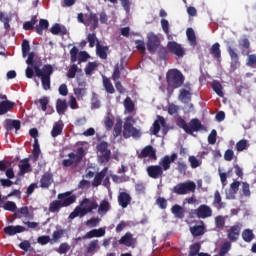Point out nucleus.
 Masks as SVG:
<instances>
[{
    "mask_svg": "<svg viewBox=\"0 0 256 256\" xmlns=\"http://www.w3.org/2000/svg\"><path fill=\"white\" fill-rule=\"evenodd\" d=\"M98 204L94 199L85 198L79 206L69 215V219H75L76 217H85L88 213L97 209Z\"/></svg>",
    "mask_w": 256,
    "mask_h": 256,
    "instance_id": "1",
    "label": "nucleus"
},
{
    "mask_svg": "<svg viewBox=\"0 0 256 256\" xmlns=\"http://www.w3.org/2000/svg\"><path fill=\"white\" fill-rule=\"evenodd\" d=\"M36 73V77H39L42 81V87L45 91L51 89V75H53V66L45 65L42 69L37 66H33Z\"/></svg>",
    "mask_w": 256,
    "mask_h": 256,
    "instance_id": "2",
    "label": "nucleus"
},
{
    "mask_svg": "<svg viewBox=\"0 0 256 256\" xmlns=\"http://www.w3.org/2000/svg\"><path fill=\"white\" fill-rule=\"evenodd\" d=\"M166 79L168 85H170V87H173L174 89L181 87L183 85V82L185 81V78H183V74L177 69L169 70L166 74Z\"/></svg>",
    "mask_w": 256,
    "mask_h": 256,
    "instance_id": "3",
    "label": "nucleus"
},
{
    "mask_svg": "<svg viewBox=\"0 0 256 256\" xmlns=\"http://www.w3.org/2000/svg\"><path fill=\"white\" fill-rule=\"evenodd\" d=\"M133 125H135V119H133V116L127 117L125 119L123 130V136L125 139H129V137H134V139L141 137V132L137 130V128L133 127Z\"/></svg>",
    "mask_w": 256,
    "mask_h": 256,
    "instance_id": "4",
    "label": "nucleus"
},
{
    "mask_svg": "<svg viewBox=\"0 0 256 256\" xmlns=\"http://www.w3.org/2000/svg\"><path fill=\"white\" fill-rule=\"evenodd\" d=\"M77 20L79 23H83L86 27H90L92 31H95V29L99 27V18L97 17V14L94 13L86 14L85 16L83 13H79Z\"/></svg>",
    "mask_w": 256,
    "mask_h": 256,
    "instance_id": "5",
    "label": "nucleus"
},
{
    "mask_svg": "<svg viewBox=\"0 0 256 256\" xmlns=\"http://www.w3.org/2000/svg\"><path fill=\"white\" fill-rule=\"evenodd\" d=\"M197 189V184L195 182L188 180L186 182L178 183L176 186L173 187V193L176 195H187V193H195Z\"/></svg>",
    "mask_w": 256,
    "mask_h": 256,
    "instance_id": "6",
    "label": "nucleus"
},
{
    "mask_svg": "<svg viewBox=\"0 0 256 256\" xmlns=\"http://www.w3.org/2000/svg\"><path fill=\"white\" fill-rule=\"evenodd\" d=\"M85 156V150L83 147L78 148L76 153H70L68 155V159L63 160L62 165L64 167H73V165H77Z\"/></svg>",
    "mask_w": 256,
    "mask_h": 256,
    "instance_id": "7",
    "label": "nucleus"
},
{
    "mask_svg": "<svg viewBox=\"0 0 256 256\" xmlns=\"http://www.w3.org/2000/svg\"><path fill=\"white\" fill-rule=\"evenodd\" d=\"M159 131H162L164 135L167 133V124L165 118L162 116H157V119L154 121L152 127L150 128L151 135H158Z\"/></svg>",
    "mask_w": 256,
    "mask_h": 256,
    "instance_id": "8",
    "label": "nucleus"
},
{
    "mask_svg": "<svg viewBox=\"0 0 256 256\" xmlns=\"http://www.w3.org/2000/svg\"><path fill=\"white\" fill-rule=\"evenodd\" d=\"M194 215H196L198 219H207L213 215V210L211 207L202 204L199 208L194 210Z\"/></svg>",
    "mask_w": 256,
    "mask_h": 256,
    "instance_id": "9",
    "label": "nucleus"
},
{
    "mask_svg": "<svg viewBox=\"0 0 256 256\" xmlns=\"http://www.w3.org/2000/svg\"><path fill=\"white\" fill-rule=\"evenodd\" d=\"M177 161V153L171 154V156L166 155L160 159L159 165L162 168V171H169L171 169V164Z\"/></svg>",
    "mask_w": 256,
    "mask_h": 256,
    "instance_id": "10",
    "label": "nucleus"
},
{
    "mask_svg": "<svg viewBox=\"0 0 256 256\" xmlns=\"http://www.w3.org/2000/svg\"><path fill=\"white\" fill-rule=\"evenodd\" d=\"M76 200L77 198L74 195H71V192L58 194V201L62 207H69V205H73Z\"/></svg>",
    "mask_w": 256,
    "mask_h": 256,
    "instance_id": "11",
    "label": "nucleus"
},
{
    "mask_svg": "<svg viewBox=\"0 0 256 256\" xmlns=\"http://www.w3.org/2000/svg\"><path fill=\"white\" fill-rule=\"evenodd\" d=\"M167 48L170 53H173V55L177 57H183V55H185V50L181 47V44L175 41L168 42Z\"/></svg>",
    "mask_w": 256,
    "mask_h": 256,
    "instance_id": "12",
    "label": "nucleus"
},
{
    "mask_svg": "<svg viewBox=\"0 0 256 256\" xmlns=\"http://www.w3.org/2000/svg\"><path fill=\"white\" fill-rule=\"evenodd\" d=\"M13 107H14L13 102H10L9 100H7V96L0 95V115H5V113H8V111H11Z\"/></svg>",
    "mask_w": 256,
    "mask_h": 256,
    "instance_id": "13",
    "label": "nucleus"
},
{
    "mask_svg": "<svg viewBox=\"0 0 256 256\" xmlns=\"http://www.w3.org/2000/svg\"><path fill=\"white\" fill-rule=\"evenodd\" d=\"M146 171L152 179L163 177V168L159 165L148 166Z\"/></svg>",
    "mask_w": 256,
    "mask_h": 256,
    "instance_id": "14",
    "label": "nucleus"
},
{
    "mask_svg": "<svg viewBox=\"0 0 256 256\" xmlns=\"http://www.w3.org/2000/svg\"><path fill=\"white\" fill-rule=\"evenodd\" d=\"M242 227L243 224L237 223L236 225L231 226L228 229V238L230 239V241H237V239H239V234L241 233Z\"/></svg>",
    "mask_w": 256,
    "mask_h": 256,
    "instance_id": "15",
    "label": "nucleus"
},
{
    "mask_svg": "<svg viewBox=\"0 0 256 256\" xmlns=\"http://www.w3.org/2000/svg\"><path fill=\"white\" fill-rule=\"evenodd\" d=\"M97 209L98 215H100V217H104V215H107V213L111 211V203H109V200L104 199L100 204H98Z\"/></svg>",
    "mask_w": 256,
    "mask_h": 256,
    "instance_id": "16",
    "label": "nucleus"
},
{
    "mask_svg": "<svg viewBox=\"0 0 256 256\" xmlns=\"http://www.w3.org/2000/svg\"><path fill=\"white\" fill-rule=\"evenodd\" d=\"M148 50H150L151 53L159 47V37L155 35L153 32H150L148 34V44H147Z\"/></svg>",
    "mask_w": 256,
    "mask_h": 256,
    "instance_id": "17",
    "label": "nucleus"
},
{
    "mask_svg": "<svg viewBox=\"0 0 256 256\" xmlns=\"http://www.w3.org/2000/svg\"><path fill=\"white\" fill-rule=\"evenodd\" d=\"M188 127L190 129V132L186 133H188L189 135H193L194 132L203 131L205 129V127L203 126V124H201V121H199V119H192Z\"/></svg>",
    "mask_w": 256,
    "mask_h": 256,
    "instance_id": "18",
    "label": "nucleus"
},
{
    "mask_svg": "<svg viewBox=\"0 0 256 256\" xmlns=\"http://www.w3.org/2000/svg\"><path fill=\"white\" fill-rule=\"evenodd\" d=\"M4 232L6 235L13 237V235H17V233H25V227L17 225V226H7L4 228Z\"/></svg>",
    "mask_w": 256,
    "mask_h": 256,
    "instance_id": "19",
    "label": "nucleus"
},
{
    "mask_svg": "<svg viewBox=\"0 0 256 256\" xmlns=\"http://www.w3.org/2000/svg\"><path fill=\"white\" fill-rule=\"evenodd\" d=\"M118 203L123 209H126L131 203V196L127 194V192H120L118 195Z\"/></svg>",
    "mask_w": 256,
    "mask_h": 256,
    "instance_id": "20",
    "label": "nucleus"
},
{
    "mask_svg": "<svg viewBox=\"0 0 256 256\" xmlns=\"http://www.w3.org/2000/svg\"><path fill=\"white\" fill-rule=\"evenodd\" d=\"M120 245H125L126 247H133L135 245V239L133 238V234L131 232L126 233L120 240Z\"/></svg>",
    "mask_w": 256,
    "mask_h": 256,
    "instance_id": "21",
    "label": "nucleus"
},
{
    "mask_svg": "<svg viewBox=\"0 0 256 256\" xmlns=\"http://www.w3.org/2000/svg\"><path fill=\"white\" fill-rule=\"evenodd\" d=\"M5 129L6 131H19L21 129V122L19 120H12V119H7L5 121Z\"/></svg>",
    "mask_w": 256,
    "mask_h": 256,
    "instance_id": "22",
    "label": "nucleus"
},
{
    "mask_svg": "<svg viewBox=\"0 0 256 256\" xmlns=\"http://www.w3.org/2000/svg\"><path fill=\"white\" fill-rule=\"evenodd\" d=\"M53 184V175L46 173L40 179V187L42 189H49V186Z\"/></svg>",
    "mask_w": 256,
    "mask_h": 256,
    "instance_id": "23",
    "label": "nucleus"
},
{
    "mask_svg": "<svg viewBox=\"0 0 256 256\" xmlns=\"http://www.w3.org/2000/svg\"><path fill=\"white\" fill-rule=\"evenodd\" d=\"M108 171H109V168L105 167L100 173L96 174L92 182L93 187H99V185H101Z\"/></svg>",
    "mask_w": 256,
    "mask_h": 256,
    "instance_id": "24",
    "label": "nucleus"
},
{
    "mask_svg": "<svg viewBox=\"0 0 256 256\" xmlns=\"http://www.w3.org/2000/svg\"><path fill=\"white\" fill-rule=\"evenodd\" d=\"M19 175H25V173H31V164H29V159H24L19 164Z\"/></svg>",
    "mask_w": 256,
    "mask_h": 256,
    "instance_id": "25",
    "label": "nucleus"
},
{
    "mask_svg": "<svg viewBox=\"0 0 256 256\" xmlns=\"http://www.w3.org/2000/svg\"><path fill=\"white\" fill-rule=\"evenodd\" d=\"M139 157H150V159H157L155 149L153 146H146L140 153Z\"/></svg>",
    "mask_w": 256,
    "mask_h": 256,
    "instance_id": "26",
    "label": "nucleus"
},
{
    "mask_svg": "<svg viewBox=\"0 0 256 256\" xmlns=\"http://www.w3.org/2000/svg\"><path fill=\"white\" fill-rule=\"evenodd\" d=\"M100 249L101 246H99V240H93L88 244L87 253H89L90 255H95V253H97V251H99Z\"/></svg>",
    "mask_w": 256,
    "mask_h": 256,
    "instance_id": "27",
    "label": "nucleus"
},
{
    "mask_svg": "<svg viewBox=\"0 0 256 256\" xmlns=\"http://www.w3.org/2000/svg\"><path fill=\"white\" fill-rule=\"evenodd\" d=\"M63 133V121H58L54 123V126L51 131V136L52 137H58V135H61Z\"/></svg>",
    "mask_w": 256,
    "mask_h": 256,
    "instance_id": "28",
    "label": "nucleus"
},
{
    "mask_svg": "<svg viewBox=\"0 0 256 256\" xmlns=\"http://www.w3.org/2000/svg\"><path fill=\"white\" fill-rule=\"evenodd\" d=\"M171 211L176 219H183L185 217V209L177 204L172 207Z\"/></svg>",
    "mask_w": 256,
    "mask_h": 256,
    "instance_id": "29",
    "label": "nucleus"
},
{
    "mask_svg": "<svg viewBox=\"0 0 256 256\" xmlns=\"http://www.w3.org/2000/svg\"><path fill=\"white\" fill-rule=\"evenodd\" d=\"M227 51L231 57L232 65H235V67H239V54L233 49L231 46H228Z\"/></svg>",
    "mask_w": 256,
    "mask_h": 256,
    "instance_id": "30",
    "label": "nucleus"
},
{
    "mask_svg": "<svg viewBox=\"0 0 256 256\" xmlns=\"http://www.w3.org/2000/svg\"><path fill=\"white\" fill-rule=\"evenodd\" d=\"M187 39L192 47L197 45V37L195 36V30L193 28H188L186 30Z\"/></svg>",
    "mask_w": 256,
    "mask_h": 256,
    "instance_id": "31",
    "label": "nucleus"
},
{
    "mask_svg": "<svg viewBox=\"0 0 256 256\" xmlns=\"http://www.w3.org/2000/svg\"><path fill=\"white\" fill-rule=\"evenodd\" d=\"M56 111L60 115H65V111H67V101L58 99L56 102Z\"/></svg>",
    "mask_w": 256,
    "mask_h": 256,
    "instance_id": "32",
    "label": "nucleus"
},
{
    "mask_svg": "<svg viewBox=\"0 0 256 256\" xmlns=\"http://www.w3.org/2000/svg\"><path fill=\"white\" fill-rule=\"evenodd\" d=\"M242 239L243 241H245L246 243H251V241H253L255 239V234L253 233V230L251 229H245L242 232Z\"/></svg>",
    "mask_w": 256,
    "mask_h": 256,
    "instance_id": "33",
    "label": "nucleus"
},
{
    "mask_svg": "<svg viewBox=\"0 0 256 256\" xmlns=\"http://www.w3.org/2000/svg\"><path fill=\"white\" fill-rule=\"evenodd\" d=\"M213 204L217 209H225V203L221 201V193L218 190L214 194Z\"/></svg>",
    "mask_w": 256,
    "mask_h": 256,
    "instance_id": "34",
    "label": "nucleus"
},
{
    "mask_svg": "<svg viewBox=\"0 0 256 256\" xmlns=\"http://www.w3.org/2000/svg\"><path fill=\"white\" fill-rule=\"evenodd\" d=\"M49 29V21L46 19H40L39 25L36 26V32L38 35H43V30Z\"/></svg>",
    "mask_w": 256,
    "mask_h": 256,
    "instance_id": "35",
    "label": "nucleus"
},
{
    "mask_svg": "<svg viewBox=\"0 0 256 256\" xmlns=\"http://www.w3.org/2000/svg\"><path fill=\"white\" fill-rule=\"evenodd\" d=\"M179 100L182 103H189L191 101V92L189 90H180Z\"/></svg>",
    "mask_w": 256,
    "mask_h": 256,
    "instance_id": "36",
    "label": "nucleus"
},
{
    "mask_svg": "<svg viewBox=\"0 0 256 256\" xmlns=\"http://www.w3.org/2000/svg\"><path fill=\"white\" fill-rule=\"evenodd\" d=\"M40 155H41V148L39 147V140L35 139V142L33 145V152H32L33 161H37Z\"/></svg>",
    "mask_w": 256,
    "mask_h": 256,
    "instance_id": "37",
    "label": "nucleus"
},
{
    "mask_svg": "<svg viewBox=\"0 0 256 256\" xmlns=\"http://www.w3.org/2000/svg\"><path fill=\"white\" fill-rule=\"evenodd\" d=\"M97 67H99V63L97 62H89L85 67L86 75H92L97 71Z\"/></svg>",
    "mask_w": 256,
    "mask_h": 256,
    "instance_id": "38",
    "label": "nucleus"
},
{
    "mask_svg": "<svg viewBox=\"0 0 256 256\" xmlns=\"http://www.w3.org/2000/svg\"><path fill=\"white\" fill-rule=\"evenodd\" d=\"M107 51H109V48L97 44L96 53L100 59H107Z\"/></svg>",
    "mask_w": 256,
    "mask_h": 256,
    "instance_id": "39",
    "label": "nucleus"
},
{
    "mask_svg": "<svg viewBox=\"0 0 256 256\" xmlns=\"http://www.w3.org/2000/svg\"><path fill=\"white\" fill-rule=\"evenodd\" d=\"M62 207L63 206L59 200H54L49 205V211H50V213H59V211H61Z\"/></svg>",
    "mask_w": 256,
    "mask_h": 256,
    "instance_id": "40",
    "label": "nucleus"
},
{
    "mask_svg": "<svg viewBox=\"0 0 256 256\" xmlns=\"http://www.w3.org/2000/svg\"><path fill=\"white\" fill-rule=\"evenodd\" d=\"M124 107L125 113H133V111H135V104L129 97L124 100Z\"/></svg>",
    "mask_w": 256,
    "mask_h": 256,
    "instance_id": "41",
    "label": "nucleus"
},
{
    "mask_svg": "<svg viewBox=\"0 0 256 256\" xmlns=\"http://www.w3.org/2000/svg\"><path fill=\"white\" fill-rule=\"evenodd\" d=\"M247 149H249V140L242 139V140L237 142L236 150L238 152L247 151Z\"/></svg>",
    "mask_w": 256,
    "mask_h": 256,
    "instance_id": "42",
    "label": "nucleus"
},
{
    "mask_svg": "<svg viewBox=\"0 0 256 256\" xmlns=\"http://www.w3.org/2000/svg\"><path fill=\"white\" fill-rule=\"evenodd\" d=\"M74 95L78 101H83V98L87 96V88H74Z\"/></svg>",
    "mask_w": 256,
    "mask_h": 256,
    "instance_id": "43",
    "label": "nucleus"
},
{
    "mask_svg": "<svg viewBox=\"0 0 256 256\" xmlns=\"http://www.w3.org/2000/svg\"><path fill=\"white\" fill-rule=\"evenodd\" d=\"M103 85L107 91V93L113 94L115 93V87H113V83L107 77H103Z\"/></svg>",
    "mask_w": 256,
    "mask_h": 256,
    "instance_id": "44",
    "label": "nucleus"
},
{
    "mask_svg": "<svg viewBox=\"0 0 256 256\" xmlns=\"http://www.w3.org/2000/svg\"><path fill=\"white\" fill-rule=\"evenodd\" d=\"M109 159H111V151L102 152L98 154L99 163H109Z\"/></svg>",
    "mask_w": 256,
    "mask_h": 256,
    "instance_id": "45",
    "label": "nucleus"
},
{
    "mask_svg": "<svg viewBox=\"0 0 256 256\" xmlns=\"http://www.w3.org/2000/svg\"><path fill=\"white\" fill-rule=\"evenodd\" d=\"M190 232L194 237H199V235H203V233H205L203 226L199 225L190 227Z\"/></svg>",
    "mask_w": 256,
    "mask_h": 256,
    "instance_id": "46",
    "label": "nucleus"
},
{
    "mask_svg": "<svg viewBox=\"0 0 256 256\" xmlns=\"http://www.w3.org/2000/svg\"><path fill=\"white\" fill-rule=\"evenodd\" d=\"M36 24H37V16H33L31 18V21H27L24 23L23 29H25V31H31V29H33V27H35Z\"/></svg>",
    "mask_w": 256,
    "mask_h": 256,
    "instance_id": "47",
    "label": "nucleus"
},
{
    "mask_svg": "<svg viewBox=\"0 0 256 256\" xmlns=\"http://www.w3.org/2000/svg\"><path fill=\"white\" fill-rule=\"evenodd\" d=\"M221 45L219 43L213 44L211 47V54L216 58V59H221Z\"/></svg>",
    "mask_w": 256,
    "mask_h": 256,
    "instance_id": "48",
    "label": "nucleus"
},
{
    "mask_svg": "<svg viewBox=\"0 0 256 256\" xmlns=\"http://www.w3.org/2000/svg\"><path fill=\"white\" fill-rule=\"evenodd\" d=\"M188 161L192 169H197V167H201V164L203 163L201 159H197V157L195 156H190L188 158Z\"/></svg>",
    "mask_w": 256,
    "mask_h": 256,
    "instance_id": "49",
    "label": "nucleus"
},
{
    "mask_svg": "<svg viewBox=\"0 0 256 256\" xmlns=\"http://www.w3.org/2000/svg\"><path fill=\"white\" fill-rule=\"evenodd\" d=\"M212 89L219 97H223V86H221V83L217 81L212 82Z\"/></svg>",
    "mask_w": 256,
    "mask_h": 256,
    "instance_id": "50",
    "label": "nucleus"
},
{
    "mask_svg": "<svg viewBox=\"0 0 256 256\" xmlns=\"http://www.w3.org/2000/svg\"><path fill=\"white\" fill-rule=\"evenodd\" d=\"M247 67H252V69H255L256 67V54H248L247 60H246Z\"/></svg>",
    "mask_w": 256,
    "mask_h": 256,
    "instance_id": "51",
    "label": "nucleus"
},
{
    "mask_svg": "<svg viewBox=\"0 0 256 256\" xmlns=\"http://www.w3.org/2000/svg\"><path fill=\"white\" fill-rule=\"evenodd\" d=\"M88 39V43L90 47H97V45H99V40L97 39V35L93 34H88L87 36Z\"/></svg>",
    "mask_w": 256,
    "mask_h": 256,
    "instance_id": "52",
    "label": "nucleus"
},
{
    "mask_svg": "<svg viewBox=\"0 0 256 256\" xmlns=\"http://www.w3.org/2000/svg\"><path fill=\"white\" fill-rule=\"evenodd\" d=\"M3 209H5V211L15 212L17 211V204H15V202L8 201L3 205Z\"/></svg>",
    "mask_w": 256,
    "mask_h": 256,
    "instance_id": "53",
    "label": "nucleus"
},
{
    "mask_svg": "<svg viewBox=\"0 0 256 256\" xmlns=\"http://www.w3.org/2000/svg\"><path fill=\"white\" fill-rule=\"evenodd\" d=\"M29 51H31V46L29 45V41L23 40V42H22L23 57H27V55H29Z\"/></svg>",
    "mask_w": 256,
    "mask_h": 256,
    "instance_id": "54",
    "label": "nucleus"
},
{
    "mask_svg": "<svg viewBox=\"0 0 256 256\" xmlns=\"http://www.w3.org/2000/svg\"><path fill=\"white\" fill-rule=\"evenodd\" d=\"M178 127H181L185 131V133H191V129H189V125L182 118L177 119Z\"/></svg>",
    "mask_w": 256,
    "mask_h": 256,
    "instance_id": "55",
    "label": "nucleus"
},
{
    "mask_svg": "<svg viewBox=\"0 0 256 256\" xmlns=\"http://www.w3.org/2000/svg\"><path fill=\"white\" fill-rule=\"evenodd\" d=\"M122 130H123V123L121 122V120H119L114 126V132H113L114 137H119L121 135Z\"/></svg>",
    "mask_w": 256,
    "mask_h": 256,
    "instance_id": "56",
    "label": "nucleus"
},
{
    "mask_svg": "<svg viewBox=\"0 0 256 256\" xmlns=\"http://www.w3.org/2000/svg\"><path fill=\"white\" fill-rule=\"evenodd\" d=\"M199 251H201V245L200 244H193L190 247L189 256H197L199 255Z\"/></svg>",
    "mask_w": 256,
    "mask_h": 256,
    "instance_id": "57",
    "label": "nucleus"
},
{
    "mask_svg": "<svg viewBox=\"0 0 256 256\" xmlns=\"http://www.w3.org/2000/svg\"><path fill=\"white\" fill-rule=\"evenodd\" d=\"M101 223L100 218H91L86 222V226L89 227L90 229H93V227H97Z\"/></svg>",
    "mask_w": 256,
    "mask_h": 256,
    "instance_id": "58",
    "label": "nucleus"
},
{
    "mask_svg": "<svg viewBox=\"0 0 256 256\" xmlns=\"http://www.w3.org/2000/svg\"><path fill=\"white\" fill-rule=\"evenodd\" d=\"M77 71H79V67L76 64L72 65L67 73V77L69 79H75Z\"/></svg>",
    "mask_w": 256,
    "mask_h": 256,
    "instance_id": "59",
    "label": "nucleus"
},
{
    "mask_svg": "<svg viewBox=\"0 0 256 256\" xmlns=\"http://www.w3.org/2000/svg\"><path fill=\"white\" fill-rule=\"evenodd\" d=\"M70 249H71V246H69L67 243H62V244H60L57 252L60 255H65V253H67Z\"/></svg>",
    "mask_w": 256,
    "mask_h": 256,
    "instance_id": "60",
    "label": "nucleus"
},
{
    "mask_svg": "<svg viewBox=\"0 0 256 256\" xmlns=\"http://www.w3.org/2000/svg\"><path fill=\"white\" fill-rule=\"evenodd\" d=\"M218 171H219L220 181L222 183V186L225 187V185H227V177H229L231 171H229L228 173L222 172L221 169H219Z\"/></svg>",
    "mask_w": 256,
    "mask_h": 256,
    "instance_id": "61",
    "label": "nucleus"
},
{
    "mask_svg": "<svg viewBox=\"0 0 256 256\" xmlns=\"http://www.w3.org/2000/svg\"><path fill=\"white\" fill-rule=\"evenodd\" d=\"M109 145L107 144V142H101L100 144H98L97 146V150H98V154L99 153H107L111 150H108Z\"/></svg>",
    "mask_w": 256,
    "mask_h": 256,
    "instance_id": "62",
    "label": "nucleus"
},
{
    "mask_svg": "<svg viewBox=\"0 0 256 256\" xmlns=\"http://www.w3.org/2000/svg\"><path fill=\"white\" fill-rule=\"evenodd\" d=\"M230 250H231V244L229 242L224 243L220 249V256L227 255V253H229Z\"/></svg>",
    "mask_w": 256,
    "mask_h": 256,
    "instance_id": "63",
    "label": "nucleus"
},
{
    "mask_svg": "<svg viewBox=\"0 0 256 256\" xmlns=\"http://www.w3.org/2000/svg\"><path fill=\"white\" fill-rule=\"evenodd\" d=\"M233 157H235V152L232 149H228L225 151V154H224L225 161H233Z\"/></svg>",
    "mask_w": 256,
    "mask_h": 256,
    "instance_id": "64",
    "label": "nucleus"
}]
</instances>
